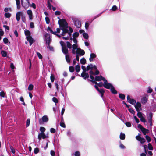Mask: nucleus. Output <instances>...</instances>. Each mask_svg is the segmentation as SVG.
Returning a JSON list of instances; mask_svg holds the SVG:
<instances>
[{"label":"nucleus","mask_w":156,"mask_h":156,"mask_svg":"<svg viewBox=\"0 0 156 156\" xmlns=\"http://www.w3.org/2000/svg\"><path fill=\"white\" fill-rule=\"evenodd\" d=\"M46 23L47 24H49L50 22V20L49 18L48 17H46L45 18Z\"/></svg>","instance_id":"nucleus-40"},{"label":"nucleus","mask_w":156,"mask_h":156,"mask_svg":"<svg viewBox=\"0 0 156 156\" xmlns=\"http://www.w3.org/2000/svg\"><path fill=\"white\" fill-rule=\"evenodd\" d=\"M60 125L62 127H63V128H65L66 127V126L65 125V124L64 123L62 122V121H61L60 123Z\"/></svg>","instance_id":"nucleus-50"},{"label":"nucleus","mask_w":156,"mask_h":156,"mask_svg":"<svg viewBox=\"0 0 156 156\" xmlns=\"http://www.w3.org/2000/svg\"><path fill=\"white\" fill-rule=\"evenodd\" d=\"M0 95L1 97H4L5 96V93L3 91H1L0 93Z\"/></svg>","instance_id":"nucleus-62"},{"label":"nucleus","mask_w":156,"mask_h":156,"mask_svg":"<svg viewBox=\"0 0 156 156\" xmlns=\"http://www.w3.org/2000/svg\"><path fill=\"white\" fill-rule=\"evenodd\" d=\"M70 39L71 40H73V41L75 43V44H76L77 45V40L76 38H72V37H70Z\"/></svg>","instance_id":"nucleus-33"},{"label":"nucleus","mask_w":156,"mask_h":156,"mask_svg":"<svg viewBox=\"0 0 156 156\" xmlns=\"http://www.w3.org/2000/svg\"><path fill=\"white\" fill-rule=\"evenodd\" d=\"M67 46L69 49H71L72 48V44L69 42L67 41Z\"/></svg>","instance_id":"nucleus-34"},{"label":"nucleus","mask_w":156,"mask_h":156,"mask_svg":"<svg viewBox=\"0 0 156 156\" xmlns=\"http://www.w3.org/2000/svg\"><path fill=\"white\" fill-rule=\"evenodd\" d=\"M125 136L124 134L121 133L120 135V138L121 139L124 140L125 139Z\"/></svg>","instance_id":"nucleus-29"},{"label":"nucleus","mask_w":156,"mask_h":156,"mask_svg":"<svg viewBox=\"0 0 156 156\" xmlns=\"http://www.w3.org/2000/svg\"><path fill=\"white\" fill-rule=\"evenodd\" d=\"M10 149L11 150V151L14 154L15 153V151L14 149L11 146L10 147Z\"/></svg>","instance_id":"nucleus-61"},{"label":"nucleus","mask_w":156,"mask_h":156,"mask_svg":"<svg viewBox=\"0 0 156 156\" xmlns=\"http://www.w3.org/2000/svg\"><path fill=\"white\" fill-rule=\"evenodd\" d=\"M60 44L62 47V52L66 55H67L68 53V50L66 46V44L62 41H60Z\"/></svg>","instance_id":"nucleus-4"},{"label":"nucleus","mask_w":156,"mask_h":156,"mask_svg":"<svg viewBox=\"0 0 156 156\" xmlns=\"http://www.w3.org/2000/svg\"><path fill=\"white\" fill-rule=\"evenodd\" d=\"M3 42L5 44H7L9 42L8 39L7 38H4L3 39ZM10 43V42H9V44Z\"/></svg>","instance_id":"nucleus-30"},{"label":"nucleus","mask_w":156,"mask_h":156,"mask_svg":"<svg viewBox=\"0 0 156 156\" xmlns=\"http://www.w3.org/2000/svg\"><path fill=\"white\" fill-rule=\"evenodd\" d=\"M52 2V0H48V7L50 10L51 9V7L52 6V5H51L50 2Z\"/></svg>","instance_id":"nucleus-22"},{"label":"nucleus","mask_w":156,"mask_h":156,"mask_svg":"<svg viewBox=\"0 0 156 156\" xmlns=\"http://www.w3.org/2000/svg\"><path fill=\"white\" fill-rule=\"evenodd\" d=\"M66 59L67 62L69 64L70 62V60L69 56L68 55H65Z\"/></svg>","instance_id":"nucleus-24"},{"label":"nucleus","mask_w":156,"mask_h":156,"mask_svg":"<svg viewBox=\"0 0 156 156\" xmlns=\"http://www.w3.org/2000/svg\"><path fill=\"white\" fill-rule=\"evenodd\" d=\"M47 44V48H48L50 51H54L53 48L52 47L50 46V44Z\"/></svg>","instance_id":"nucleus-39"},{"label":"nucleus","mask_w":156,"mask_h":156,"mask_svg":"<svg viewBox=\"0 0 156 156\" xmlns=\"http://www.w3.org/2000/svg\"><path fill=\"white\" fill-rule=\"evenodd\" d=\"M1 54L3 57H6L7 56V53L6 51L2 50L1 51Z\"/></svg>","instance_id":"nucleus-26"},{"label":"nucleus","mask_w":156,"mask_h":156,"mask_svg":"<svg viewBox=\"0 0 156 156\" xmlns=\"http://www.w3.org/2000/svg\"><path fill=\"white\" fill-rule=\"evenodd\" d=\"M21 4L23 7L25 9L27 8L29 5V0H21Z\"/></svg>","instance_id":"nucleus-6"},{"label":"nucleus","mask_w":156,"mask_h":156,"mask_svg":"<svg viewBox=\"0 0 156 156\" xmlns=\"http://www.w3.org/2000/svg\"><path fill=\"white\" fill-rule=\"evenodd\" d=\"M44 37L46 43L47 44H50V42L51 41V39L50 37V34L48 33H46L44 35Z\"/></svg>","instance_id":"nucleus-7"},{"label":"nucleus","mask_w":156,"mask_h":156,"mask_svg":"<svg viewBox=\"0 0 156 156\" xmlns=\"http://www.w3.org/2000/svg\"><path fill=\"white\" fill-rule=\"evenodd\" d=\"M97 67L95 65H93L92 64L87 66V68H86L84 66H82L81 68H97Z\"/></svg>","instance_id":"nucleus-19"},{"label":"nucleus","mask_w":156,"mask_h":156,"mask_svg":"<svg viewBox=\"0 0 156 156\" xmlns=\"http://www.w3.org/2000/svg\"><path fill=\"white\" fill-rule=\"evenodd\" d=\"M138 113L137 114V115L140 118L143 117V114L142 113L140 112V111H137Z\"/></svg>","instance_id":"nucleus-35"},{"label":"nucleus","mask_w":156,"mask_h":156,"mask_svg":"<svg viewBox=\"0 0 156 156\" xmlns=\"http://www.w3.org/2000/svg\"><path fill=\"white\" fill-rule=\"evenodd\" d=\"M50 79L52 82H53L54 81L55 77L52 74H51Z\"/></svg>","instance_id":"nucleus-41"},{"label":"nucleus","mask_w":156,"mask_h":156,"mask_svg":"<svg viewBox=\"0 0 156 156\" xmlns=\"http://www.w3.org/2000/svg\"><path fill=\"white\" fill-rule=\"evenodd\" d=\"M30 26L31 28H34V23L33 22H30Z\"/></svg>","instance_id":"nucleus-54"},{"label":"nucleus","mask_w":156,"mask_h":156,"mask_svg":"<svg viewBox=\"0 0 156 156\" xmlns=\"http://www.w3.org/2000/svg\"><path fill=\"white\" fill-rule=\"evenodd\" d=\"M4 16L5 18H9L11 16V14L9 13L6 12Z\"/></svg>","instance_id":"nucleus-28"},{"label":"nucleus","mask_w":156,"mask_h":156,"mask_svg":"<svg viewBox=\"0 0 156 156\" xmlns=\"http://www.w3.org/2000/svg\"><path fill=\"white\" fill-rule=\"evenodd\" d=\"M74 25L77 28H80L81 27V22L77 19L75 18L73 20Z\"/></svg>","instance_id":"nucleus-8"},{"label":"nucleus","mask_w":156,"mask_h":156,"mask_svg":"<svg viewBox=\"0 0 156 156\" xmlns=\"http://www.w3.org/2000/svg\"><path fill=\"white\" fill-rule=\"evenodd\" d=\"M119 96L120 98L122 100H124L125 98V95L122 94H119Z\"/></svg>","instance_id":"nucleus-37"},{"label":"nucleus","mask_w":156,"mask_h":156,"mask_svg":"<svg viewBox=\"0 0 156 156\" xmlns=\"http://www.w3.org/2000/svg\"><path fill=\"white\" fill-rule=\"evenodd\" d=\"M26 124V126L27 127H28L29 126L30 124V120L29 119H28L27 120Z\"/></svg>","instance_id":"nucleus-51"},{"label":"nucleus","mask_w":156,"mask_h":156,"mask_svg":"<svg viewBox=\"0 0 156 156\" xmlns=\"http://www.w3.org/2000/svg\"><path fill=\"white\" fill-rule=\"evenodd\" d=\"M117 9V7L115 5H114L112 6L111 9V10L112 11H115Z\"/></svg>","instance_id":"nucleus-52"},{"label":"nucleus","mask_w":156,"mask_h":156,"mask_svg":"<svg viewBox=\"0 0 156 156\" xmlns=\"http://www.w3.org/2000/svg\"><path fill=\"white\" fill-rule=\"evenodd\" d=\"M80 63L83 64H85L86 62V59L84 58H83L80 60Z\"/></svg>","instance_id":"nucleus-31"},{"label":"nucleus","mask_w":156,"mask_h":156,"mask_svg":"<svg viewBox=\"0 0 156 156\" xmlns=\"http://www.w3.org/2000/svg\"><path fill=\"white\" fill-rule=\"evenodd\" d=\"M104 87L106 89H111V87L113 86L111 84L108 83L106 79L104 81Z\"/></svg>","instance_id":"nucleus-10"},{"label":"nucleus","mask_w":156,"mask_h":156,"mask_svg":"<svg viewBox=\"0 0 156 156\" xmlns=\"http://www.w3.org/2000/svg\"><path fill=\"white\" fill-rule=\"evenodd\" d=\"M89 23H85V27L86 29H88V27H89Z\"/></svg>","instance_id":"nucleus-57"},{"label":"nucleus","mask_w":156,"mask_h":156,"mask_svg":"<svg viewBox=\"0 0 156 156\" xmlns=\"http://www.w3.org/2000/svg\"><path fill=\"white\" fill-rule=\"evenodd\" d=\"M110 89L112 93L114 94H117V91L115 90L113 86L111 87Z\"/></svg>","instance_id":"nucleus-27"},{"label":"nucleus","mask_w":156,"mask_h":156,"mask_svg":"<svg viewBox=\"0 0 156 156\" xmlns=\"http://www.w3.org/2000/svg\"><path fill=\"white\" fill-rule=\"evenodd\" d=\"M148 142H149L151 141V139L150 137L147 135H146L145 136Z\"/></svg>","instance_id":"nucleus-42"},{"label":"nucleus","mask_w":156,"mask_h":156,"mask_svg":"<svg viewBox=\"0 0 156 156\" xmlns=\"http://www.w3.org/2000/svg\"><path fill=\"white\" fill-rule=\"evenodd\" d=\"M30 6L32 7L34 9H35L36 8L35 4L34 3H32L30 5Z\"/></svg>","instance_id":"nucleus-59"},{"label":"nucleus","mask_w":156,"mask_h":156,"mask_svg":"<svg viewBox=\"0 0 156 156\" xmlns=\"http://www.w3.org/2000/svg\"><path fill=\"white\" fill-rule=\"evenodd\" d=\"M136 138L142 144L144 143L146 141L145 140L144 138H142L140 136V134H139L138 136H136Z\"/></svg>","instance_id":"nucleus-11"},{"label":"nucleus","mask_w":156,"mask_h":156,"mask_svg":"<svg viewBox=\"0 0 156 156\" xmlns=\"http://www.w3.org/2000/svg\"><path fill=\"white\" fill-rule=\"evenodd\" d=\"M52 100L55 103H57L58 102V101L55 97H53L52 98Z\"/></svg>","instance_id":"nucleus-47"},{"label":"nucleus","mask_w":156,"mask_h":156,"mask_svg":"<svg viewBox=\"0 0 156 156\" xmlns=\"http://www.w3.org/2000/svg\"><path fill=\"white\" fill-rule=\"evenodd\" d=\"M25 35L27 36H30V33L29 30H24Z\"/></svg>","instance_id":"nucleus-25"},{"label":"nucleus","mask_w":156,"mask_h":156,"mask_svg":"<svg viewBox=\"0 0 156 156\" xmlns=\"http://www.w3.org/2000/svg\"><path fill=\"white\" fill-rule=\"evenodd\" d=\"M40 130L41 132H44L45 131V128L43 127H40Z\"/></svg>","instance_id":"nucleus-45"},{"label":"nucleus","mask_w":156,"mask_h":156,"mask_svg":"<svg viewBox=\"0 0 156 156\" xmlns=\"http://www.w3.org/2000/svg\"><path fill=\"white\" fill-rule=\"evenodd\" d=\"M77 47L78 46L77 45L73 44L72 45V52L73 54H76V59L77 61H79V56L80 55H84L85 54V52L83 50H82L80 48H78Z\"/></svg>","instance_id":"nucleus-2"},{"label":"nucleus","mask_w":156,"mask_h":156,"mask_svg":"<svg viewBox=\"0 0 156 156\" xmlns=\"http://www.w3.org/2000/svg\"><path fill=\"white\" fill-rule=\"evenodd\" d=\"M26 38L28 41L29 42L30 45L31 46L34 41V39L32 38L31 36H27Z\"/></svg>","instance_id":"nucleus-16"},{"label":"nucleus","mask_w":156,"mask_h":156,"mask_svg":"<svg viewBox=\"0 0 156 156\" xmlns=\"http://www.w3.org/2000/svg\"><path fill=\"white\" fill-rule=\"evenodd\" d=\"M20 100L21 101L23 102V103H22V104L23 105H25V103L24 102V99L22 97H21L20 98Z\"/></svg>","instance_id":"nucleus-63"},{"label":"nucleus","mask_w":156,"mask_h":156,"mask_svg":"<svg viewBox=\"0 0 156 156\" xmlns=\"http://www.w3.org/2000/svg\"><path fill=\"white\" fill-rule=\"evenodd\" d=\"M33 87L34 86L32 84H30L28 87V90H29L31 91L33 90Z\"/></svg>","instance_id":"nucleus-38"},{"label":"nucleus","mask_w":156,"mask_h":156,"mask_svg":"<svg viewBox=\"0 0 156 156\" xmlns=\"http://www.w3.org/2000/svg\"><path fill=\"white\" fill-rule=\"evenodd\" d=\"M50 131L51 133H55L56 132L55 129L53 128H51Z\"/></svg>","instance_id":"nucleus-55"},{"label":"nucleus","mask_w":156,"mask_h":156,"mask_svg":"<svg viewBox=\"0 0 156 156\" xmlns=\"http://www.w3.org/2000/svg\"><path fill=\"white\" fill-rule=\"evenodd\" d=\"M134 118L137 123H138L139 122V119L136 117V116H134Z\"/></svg>","instance_id":"nucleus-64"},{"label":"nucleus","mask_w":156,"mask_h":156,"mask_svg":"<svg viewBox=\"0 0 156 156\" xmlns=\"http://www.w3.org/2000/svg\"><path fill=\"white\" fill-rule=\"evenodd\" d=\"M126 126L128 127H130L131 126V124L129 122H126L125 123Z\"/></svg>","instance_id":"nucleus-56"},{"label":"nucleus","mask_w":156,"mask_h":156,"mask_svg":"<svg viewBox=\"0 0 156 156\" xmlns=\"http://www.w3.org/2000/svg\"><path fill=\"white\" fill-rule=\"evenodd\" d=\"M48 119L47 115H45L43 116L41 119H39V122L41 124H43L44 122H48Z\"/></svg>","instance_id":"nucleus-5"},{"label":"nucleus","mask_w":156,"mask_h":156,"mask_svg":"<svg viewBox=\"0 0 156 156\" xmlns=\"http://www.w3.org/2000/svg\"><path fill=\"white\" fill-rule=\"evenodd\" d=\"M141 130L144 135H146V134L148 133L149 132V130L147 129L144 128Z\"/></svg>","instance_id":"nucleus-23"},{"label":"nucleus","mask_w":156,"mask_h":156,"mask_svg":"<svg viewBox=\"0 0 156 156\" xmlns=\"http://www.w3.org/2000/svg\"><path fill=\"white\" fill-rule=\"evenodd\" d=\"M83 71L81 74V76L82 77H83L84 79H85L86 78L89 77V75L87 73H86V72L88 71L89 69H83Z\"/></svg>","instance_id":"nucleus-9"},{"label":"nucleus","mask_w":156,"mask_h":156,"mask_svg":"<svg viewBox=\"0 0 156 156\" xmlns=\"http://www.w3.org/2000/svg\"><path fill=\"white\" fill-rule=\"evenodd\" d=\"M60 26V28H57V32L59 33L60 30H62V32L61 35L63 36H66V37L63 36L62 38L66 40L69 39V38L71 36L72 33L73 32V29L70 27H68L67 23L64 21Z\"/></svg>","instance_id":"nucleus-1"},{"label":"nucleus","mask_w":156,"mask_h":156,"mask_svg":"<svg viewBox=\"0 0 156 156\" xmlns=\"http://www.w3.org/2000/svg\"><path fill=\"white\" fill-rule=\"evenodd\" d=\"M89 73L90 74V77L92 80L94 79L96 81H99L102 80L104 81L105 80V79L104 77H103L101 76H97L94 78L92 75H97L99 73V71L96 70V69H91V70L90 71Z\"/></svg>","instance_id":"nucleus-3"},{"label":"nucleus","mask_w":156,"mask_h":156,"mask_svg":"<svg viewBox=\"0 0 156 156\" xmlns=\"http://www.w3.org/2000/svg\"><path fill=\"white\" fill-rule=\"evenodd\" d=\"M55 14L56 15H59L61 14V12L59 11H57L55 12Z\"/></svg>","instance_id":"nucleus-60"},{"label":"nucleus","mask_w":156,"mask_h":156,"mask_svg":"<svg viewBox=\"0 0 156 156\" xmlns=\"http://www.w3.org/2000/svg\"><path fill=\"white\" fill-rule=\"evenodd\" d=\"M134 107L137 111H140V110H141V105L139 102H137L136 103V104H135L134 105Z\"/></svg>","instance_id":"nucleus-12"},{"label":"nucleus","mask_w":156,"mask_h":156,"mask_svg":"<svg viewBox=\"0 0 156 156\" xmlns=\"http://www.w3.org/2000/svg\"><path fill=\"white\" fill-rule=\"evenodd\" d=\"M127 100L129 103L134 105L136 103V101L135 100L131 98L129 95H128L127 96Z\"/></svg>","instance_id":"nucleus-14"},{"label":"nucleus","mask_w":156,"mask_h":156,"mask_svg":"<svg viewBox=\"0 0 156 156\" xmlns=\"http://www.w3.org/2000/svg\"><path fill=\"white\" fill-rule=\"evenodd\" d=\"M148 99V96H146L145 97H144L141 100V101L143 104H145L147 101Z\"/></svg>","instance_id":"nucleus-20"},{"label":"nucleus","mask_w":156,"mask_h":156,"mask_svg":"<svg viewBox=\"0 0 156 156\" xmlns=\"http://www.w3.org/2000/svg\"><path fill=\"white\" fill-rule=\"evenodd\" d=\"M4 11L7 12L9 11H11V9L10 8H5L4 9Z\"/></svg>","instance_id":"nucleus-46"},{"label":"nucleus","mask_w":156,"mask_h":156,"mask_svg":"<svg viewBox=\"0 0 156 156\" xmlns=\"http://www.w3.org/2000/svg\"><path fill=\"white\" fill-rule=\"evenodd\" d=\"M83 35L84 37L86 39H87L88 38V35L87 33H84L83 34Z\"/></svg>","instance_id":"nucleus-36"},{"label":"nucleus","mask_w":156,"mask_h":156,"mask_svg":"<svg viewBox=\"0 0 156 156\" xmlns=\"http://www.w3.org/2000/svg\"><path fill=\"white\" fill-rule=\"evenodd\" d=\"M27 13L29 16V20H32L33 19V14L32 11L31 10L27 11Z\"/></svg>","instance_id":"nucleus-13"},{"label":"nucleus","mask_w":156,"mask_h":156,"mask_svg":"<svg viewBox=\"0 0 156 156\" xmlns=\"http://www.w3.org/2000/svg\"><path fill=\"white\" fill-rule=\"evenodd\" d=\"M128 108V110H129V111L132 114H134L135 113V112L134 110L132 108H130L129 107V108Z\"/></svg>","instance_id":"nucleus-44"},{"label":"nucleus","mask_w":156,"mask_h":156,"mask_svg":"<svg viewBox=\"0 0 156 156\" xmlns=\"http://www.w3.org/2000/svg\"><path fill=\"white\" fill-rule=\"evenodd\" d=\"M36 54H37V55L38 57V58L40 59H42V55L40 53H39L38 52H37L36 53Z\"/></svg>","instance_id":"nucleus-43"},{"label":"nucleus","mask_w":156,"mask_h":156,"mask_svg":"<svg viewBox=\"0 0 156 156\" xmlns=\"http://www.w3.org/2000/svg\"><path fill=\"white\" fill-rule=\"evenodd\" d=\"M148 149L150 150H153V147L151 144L150 143H149L148 144Z\"/></svg>","instance_id":"nucleus-49"},{"label":"nucleus","mask_w":156,"mask_h":156,"mask_svg":"<svg viewBox=\"0 0 156 156\" xmlns=\"http://www.w3.org/2000/svg\"><path fill=\"white\" fill-rule=\"evenodd\" d=\"M23 13L22 12L19 11L17 12L16 15V19L17 21H19L20 19V16H22Z\"/></svg>","instance_id":"nucleus-15"},{"label":"nucleus","mask_w":156,"mask_h":156,"mask_svg":"<svg viewBox=\"0 0 156 156\" xmlns=\"http://www.w3.org/2000/svg\"><path fill=\"white\" fill-rule=\"evenodd\" d=\"M96 57V55L94 53H91L90 54V57L89 58V61L90 62H92L94 58Z\"/></svg>","instance_id":"nucleus-21"},{"label":"nucleus","mask_w":156,"mask_h":156,"mask_svg":"<svg viewBox=\"0 0 156 156\" xmlns=\"http://www.w3.org/2000/svg\"><path fill=\"white\" fill-rule=\"evenodd\" d=\"M94 87L101 94V97H102L103 96V94L105 92L104 90L102 89H99L98 87L96 85H95Z\"/></svg>","instance_id":"nucleus-17"},{"label":"nucleus","mask_w":156,"mask_h":156,"mask_svg":"<svg viewBox=\"0 0 156 156\" xmlns=\"http://www.w3.org/2000/svg\"><path fill=\"white\" fill-rule=\"evenodd\" d=\"M140 121L143 122L145 123L146 122V120L145 118L143 117H142L140 118Z\"/></svg>","instance_id":"nucleus-53"},{"label":"nucleus","mask_w":156,"mask_h":156,"mask_svg":"<svg viewBox=\"0 0 156 156\" xmlns=\"http://www.w3.org/2000/svg\"><path fill=\"white\" fill-rule=\"evenodd\" d=\"M39 151V149L37 148H36L34 149V153L35 154H37Z\"/></svg>","instance_id":"nucleus-48"},{"label":"nucleus","mask_w":156,"mask_h":156,"mask_svg":"<svg viewBox=\"0 0 156 156\" xmlns=\"http://www.w3.org/2000/svg\"><path fill=\"white\" fill-rule=\"evenodd\" d=\"M38 138L40 140L42 138L44 139L46 137V136L44 132H41L38 135Z\"/></svg>","instance_id":"nucleus-18"},{"label":"nucleus","mask_w":156,"mask_h":156,"mask_svg":"<svg viewBox=\"0 0 156 156\" xmlns=\"http://www.w3.org/2000/svg\"><path fill=\"white\" fill-rule=\"evenodd\" d=\"M80 153L79 151H76L75 153V156H80Z\"/></svg>","instance_id":"nucleus-58"},{"label":"nucleus","mask_w":156,"mask_h":156,"mask_svg":"<svg viewBox=\"0 0 156 156\" xmlns=\"http://www.w3.org/2000/svg\"><path fill=\"white\" fill-rule=\"evenodd\" d=\"M79 35V33L78 32H75L73 34V38H75L77 37Z\"/></svg>","instance_id":"nucleus-32"}]
</instances>
